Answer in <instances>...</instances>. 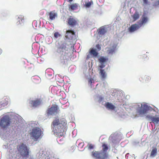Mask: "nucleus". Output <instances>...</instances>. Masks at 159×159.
<instances>
[{"instance_id": "obj_15", "label": "nucleus", "mask_w": 159, "mask_h": 159, "mask_svg": "<svg viewBox=\"0 0 159 159\" xmlns=\"http://www.w3.org/2000/svg\"><path fill=\"white\" fill-rule=\"evenodd\" d=\"M140 26H139V24L138 25L136 24L132 25L129 28V30L130 32H132L138 29Z\"/></svg>"}, {"instance_id": "obj_16", "label": "nucleus", "mask_w": 159, "mask_h": 159, "mask_svg": "<svg viewBox=\"0 0 159 159\" xmlns=\"http://www.w3.org/2000/svg\"><path fill=\"white\" fill-rule=\"evenodd\" d=\"M24 21V17L22 16H19L16 20V24L19 25L23 23Z\"/></svg>"}, {"instance_id": "obj_35", "label": "nucleus", "mask_w": 159, "mask_h": 159, "mask_svg": "<svg viewBox=\"0 0 159 159\" xmlns=\"http://www.w3.org/2000/svg\"><path fill=\"white\" fill-rule=\"evenodd\" d=\"M88 148L90 149H92L93 148V146L92 144H90Z\"/></svg>"}, {"instance_id": "obj_21", "label": "nucleus", "mask_w": 159, "mask_h": 159, "mask_svg": "<svg viewBox=\"0 0 159 159\" xmlns=\"http://www.w3.org/2000/svg\"><path fill=\"white\" fill-rule=\"evenodd\" d=\"M107 32L106 30L104 27H101L98 30V33L100 35L104 34Z\"/></svg>"}, {"instance_id": "obj_33", "label": "nucleus", "mask_w": 159, "mask_h": 159, "mask_svg": "<svg viewBox=\"0 0 159 159\" xmlns=\"http://www.w3.org/2000/svg\"><path fill=\"white\" fill-rule=\"evenodd\" d=\"M153 117V116H152L149 115H147L146 116V118L150 119L151 121L152 120Z\"/></svg>"}, {"instance_id": "obj_32", "label": "nucleus", "mask_w": 159, "mask_h": 159, "mask_svg": "<svg viewBox=\"0 0 159 159\" xmlns=\"http://www.w3.org/2000/svg\"><path fill=\"white\" fill-rule=\"evenodd\" d=\"M144 79L145 80V81L146 82H148L150 80V77L148 76H146L144 77Z\"/></svg>"}, {"instance_id": "obj_10", "label": "nucleus", "mask_w": 159, "mask_h": 159, "mask_svg": "<svg viewBox=\"0 0 159 159\" xmlns=\"http://www.w3.org/2000/svg\"><path fill=\"white\" fill-rule=\"evenodd\" d=\"M92 157L98 159H104L106 157L103 155L101 152L98 151H93L92 152Z\"/></svg>"}, {"instance_id": "obj_3", "label": "nucleus", "mask_w": 159, "mask_h": 159, "mask_svg": "<svg viewBox=\"0 0 159 159\" xmlns=\"http://www.w3.org/2000/svg\"><path fill=\"white\" fill-rule=\"evenodd\" d=\"M17 154L20 156L23 159H27L29 156L30 148L26 144L21 143L17 146Z\"/></svg>"}, {"instance_id": "obj_20", "label": "nucleus", "mask_w": 159, "mask_h": 159, "mask_svg": "<svg viewBox=\"0 0 159 159\" xmlns=\"http://www.w3.org/2000/svg\"><path fill=\"white\" fill-rule=\"evenodd\" d=\"M89 53L91 55H93V57H96L98 54V53L97 52L96 49L93 48H91L89 51Z\"/></svg>"}, {"instance_id": "obj_40", "label": "nucleus", "mask_w": 159, "mask_h": 159, "mask_svg": "<svg viewBox=\"0 0 159 159\" xmlns=\"http://www.w3.org/2000/svg\"><path fill=\"white\" fill-rule=\"evenodd\" d=\"M158 3L159 4V0L158 1Z\"/></svg>"}, {"instance_id": "obj_12", "label": "nucleus", "mask_w": 159, "mask_h": 159, "mask_svg": "<svg viewBox=\"0 0 159 159\" xmlns=\"http://www.w3.org/2000/svg\"><path fill=\"white\" fill-rule=\"evenodd\" d=\"M48 15L49 16V20H53L55 19L57 17V13L54 11H52L48 12Z\"/></svg>"}, {"instance_id": "obj_18", "label": "nucleus", "mask_w": 159, "mask_h": 159, "mask_svg": "<svg viewBox=\"0 0 159 159\" xmlns=\"http://www.w3.org/2000/svg\"><path fill=\"white\" fill-rule=\"evenodd\" d=\"M78 4L73 3L69 5V8L70 10L74 11L78 9Z\"/></svg>"}, {"instance_id": "obj_9", "label": "nucleus", "mask_w": 159, "mask_h": 159, "mask_svg": "<svg viewBox=\"0 0 159 159\" xmlns=\"http://www.w3.org/2000/svg\"><path fill=\"white\" fill-rule=\"evenodd\" d=\"M42 100L40 98H37L34 100H32L30 103L31 107H36L42 104Z\"/></svg>"}, {"instance_id": "obj_26", "label": "nucleus", "mask_w": 159, "mask_h": 159, "mask_svg": "<svg viewBox=\"0 0 159 159\" xmlns=\"http://www.w3.org/2000/svg\"><path fill=\"white\" fill-rule=\"evenodd\" d=\"M152 121L154 124H157L159 122V117H155L153 116Z\"/></svg>"}, {"instance_id": "obj_2", "label": "nucleus", "mask_w": 159, "mask_h": 159, "mask_svg": "<svg viewBox=\"0 0 159 159\" xmlns=\"http://www.w3.org/2000/svg\"><path fill=\"white\" fill-rule=\"evenodd\" d=\"M68 45L65 42H61L57 47V52L60 54V59L62 62L65 63L68 59V54L66 52L68 51Z\"/></svg>"}, {"instance_id": "obj_34", "label": "nucleus", "mask_w": 159, "mask_h": 159, "mask_svg": "<svg viewBox=\"0 0 159 159\" xmlns=\"http://www.w3.org/2000/svg\"><path fill=\"white\" fill-rule=\"evenodd\" d=\"M101 63V64H100V65L99 66V67L101 69L103 68L105 66V65L103 63Z\"/></svg>"}, {"instance_id": "obj_27", "label": "nucleus", "mask_w": 159, "mask_h": 159, "mask_svg": "<svg viewBox=\"0 0 159 159\" xmlns=\"http://www.w3.org/2000/svg\"><path fill=\"white\" fill-rule=\"evenodd\" d=\"M116 47V45H114L112 46V48L111 49L109 50L108 51L110 53H112L113 52H114V51L115 50Z\"/></svg>"}, {"instance_id": "obj_30", "label": "nucleus", "mask_w": 159, "mask_h": 159, "mask_svg": "<svg viewBox=\"0 0 159 159\" xmlns=\"http://www.w3.org/2000/svg\"><path fill=\"white\" fill-rule=\"evenodd\" d=\"M96 47L98 51H99L101 49V46L99 44H97L96 45Z\"/></svg>"}, {"instance_id": "obj_23", "label": "nucleus", "mask_w": 159, "mask_h": 159, "mask_svg": "<svg viewBox=\"0 0 159 159\" xmlns=\"http://www.w3.org/2000/svg\"><path fill=\"white\" fill-rule=\"evenodd\" d=\"M99 74L101 76L102 79H105L106 77V72L104 70L101 69L100 70Z\"/></svg>"}, {"instance_id": "obj_39", "label": "nucleus", "mask_w": 159, "mask_h": 159, "mask_svg": "<svg viewBox=\"0 0 159 159\" xmlns=\"http://www.w3.org/2000/svg\"><path fill=\"white\" fill-rule=\"evenodd\" d=\"M75 148V146H72L71 147V148L72 149H73L74 148Z\"/></svg>"}, {"instance_id": "obj_25", "label": "nucleus", "mask_w": 159, "mask_h": 159, "mask_svg": "<svg viewBox=\"0 0 159 159\" xmlns=\"http://www.w3.org/2000/svg\"><path fill=\"white\" fill-rule=\"evenodd\" d=\"M35 78L36 77L35 76L33 77L31 79L33 83L35 84H37L39 83V79H37Z\"/></svg>"}, {"instance_id": "obj_11", "label": "nucleus", "mask_w": 159, "mask_h": 159, "mask_svg": "<svg viewBox=\"0 0 159 159\" xmlns=\"http://www.w3.org/2000/svg\"><path fill=\"white\" fill-rule=\"evenodd\" d=\"M102 149L101 151V153L103 155L107 158L108 157L107 151L108 150V148L107 144L105 143H103L102 145Z\"/></svg>"}, {"instance_id": "obj_36", "label": "nucleus", "mask_w": 159, "mask_h": 159, "mask_svg": "<svg viewBox=\"0 0 159 159\" xmlns=\"http://www.w3.org/2000/svg\"><path fill=\"white\" fill-rule=\"evenodd\" d=\"M92 80L93 79L91 78H90L88 80L89 83L91 84L92 83Z\"/></svg>"}, {"instance_id": "obj_8", "label": "nucleus", "mask_w": 159, "mask_h": 159, "mask_svg": "<svg viewBox=\"0 0 159 159\" xmlns=\"http://www.w3.org/2000/svg\"><path fill=\"white\" fill-rule=\"evenodd\" d=\"M65 37L69 39H74L75 38V33L74 30H67L65 34Z\"/></svg>"}, {"instance_id": "obj_24", "label": "nucleus", "mask_w": 159, "mask_h": 159, "mask_svg": "<svg viewBox=\"0 0 159 159\" xmlns=\"http://www.w3.org/2000/svg\"><path fill=\"white\" fill-rule=\"evenodd\" d=\"M139 15L138 12H136L133 16L132 17L133 18V21H135L139 18Z\"/></svg>"}, {"instance_id": "obj_4", "label": "nucleus", "mask_w": 159, "mask_h": 159, "mask_svg": "<svg viewBox=\"0 0 159 159\" xmlns=\"http://www.w3.org/2000/svg\"><path fill=\"white\" fill-rule=\"evenodd\" d=\"M11 123V119L8 116H3L0 119V127L3 129H6Z\"/></svg>"}, {"instance_id": "obj_14", "label": "nucleus", "mask_w": 159, "mask_h": 159, "mask_svg": "<svg viewBox=\"0 0 159 159\" xmlns=\"http://www.w3.org/2000/svg\"><path fill=\"white\" fill-rule=\"evenodd\" d=\"M68 25L71 27H73L76 25L77 23L76 20L74 18H70L67 19Z\"/></svg>"}, {"instance_id": "obj_28", "label": "nucleus", "mask_w": 159, "mask_h": 159, "mask_svg": "<svg viewBox=\"0 0 159 159\" xmlns=\"http://www.w3.org/2000/svg\"><path fill=\"white\" fill-rule=\"evenodd\" d=\"M106 59L103 57H102L99 59V60L100 63H103L104 62L106 61Z\"/></svg>"}, {"instance_id": "obj_13", "label": "nucleus", "mask_w": 159, "mask_h": 159, "mask_svg": "<svg viewBox=\"0 0 159 159\" xmlns=\"http://www.w3.org/2000/svg\"><path fill=\"white\" fill-rule=\"evenodd\" d=\"M148 20V17L145 15H143L139 23V26L141 27L143 25L145 24L147 22Z\"/></svg>"}, {"instance_id": "obj_19", "label": "nucleus", "mask_w": 159, "mask_h": 159, "mask_svg": "<svg viewBox=\"0 0 159 159\" xmlns=\"http://www.w3.org/2000/svg\"><path fill=\"white\" fill-rule=\"evenodd\" d=\"M105 106L107 108L111 110H113L115 108L114 105H113L112 103H110L109 102H107L106 103Z\"/></svg>"}, {"instance_id": "obj_6", "label": "nucleus", "mask_w": 159, "mask_h": 159, "mask_svg": "<svg viewBox=\"0 0 159 159\" xmlns=\"http://www.w3.org/2000/svg\"><path fill=\"white\" fill-rule=\"evenodd\" d=\"M149 110V107L146 104H141L137 108V111L139 115L146 114Z\"/></svg>"}, {"instance_id": "obj_22", "label": "nucleus", "mask_w": 159, "mask_h": 159, "mask_svg": "<svg viewBox=\"0 0 159 159\" xmlns=\"http://www.w3.org/2000/svg\"><path fill=\"white\" fill-rule=\"evenodd\" d=\"M157 153V148H153L152 150L150 153V157H155Z\"/></svg>"}, {"instance_id": "obj_7", "label": "nucleus", "mask_w": 159, "mask_h": 159, "mask_svg": "<svg viewBox=\"0 0 159 159\" xmlns=\"http://www.w3.org/2000/svg\"><path fill=\"white\" fill-rule=\"evenodd\" d=\"M58 110L57 106H52L50 108H48L46 113L48 116L56 115L58 113Z\"/></svg>"}, {"instance_id": "obj_31", "label": "nucleus", "mask_w": 159, "mask_h": 159, "mask_svg": "<svg viewBox=\"0 0 159 159\" xmlns=\"http://www.w3.org/2000/svg\"><path fill=\"white\" fill-rule=\"evenodd\" d=\"M54 37L56 38H57L58 37L60 36V34L57 32H55L54 34Z\"/></svg>"}, {"instance_id": "obj_37", "label": "nucleus", "mask_w": 159, "mask_h": 159, "mask_svg": "<svg viewBox=\"0 0 159 159\" xmlns=\"http://www.w3.org/2000/svg\"><path fill=\"white\" fill-rule=\"evenodd\" d=\"M143 2L144 3L147 4L148 2V0H143Z\"/></svg>"}, {"instance_id": "obj_17", "label": "nucleus", "mask_w": 159, "mask_h": 159, "mask_svg": "<svg viewBox=\"0 0 159 159\" xmlns=\"http://www.w3.org/2000/svg\"><path fill=\"white\" fill-rule=\"evenodd\" d=\"M8 99L7 98H5L0 102V107L2 108L7 105L8 103Z\"/></svg>"}, {"instance_id": "obj_38", "label": "nucleus", "mask_w": 159, "mask_h": 159, "mask_svg": "<svg viewBox=\"0 0 159 159\" xmlns=\"http://www.w3.org/2000/svg\"><path fill=\"white\" fill-rule=\"evenodd\" d=\"M82 146V147L84 146V144L83 143H80L79 144V146Z\"/></svg>"}, {"instance_id": "obj_29", "label": "nucleus", "mask_w": 159, "mask_h": 159, "mask_svg": "<svg viewBox=\"0 0 159 159\" xmlns=\"http://www.w3.org/2000/svg\"><path fill=\"white\" fill-rule=\"evenodd\" d=\"M92 2H86L85 3L84 6L86 7H89L92 5Z\"/></svg>"}, {"instance_id": "obj_5", "label": "nucleus", "mask_w": 159, "mask_h": 159, "mask_svg": "<svg viewBox=\"0 0 159 159\" xmlns=\"http://www.w3.org/2000/svg\"><path fill=\"white\" fill-rule=\"evenodd\" d=\"M43 134L41 129L39 127H35L33 128L30 134L34 141H36L41 137Z\"/></svg>"}, {"instance_id": "obj_1", "label": "nucleus", "mask_w": 159, "mask_h": 159, "mask_svg": "<svg viewBox=\"0 0 159 159\" xmlns=\"http://www.w3.org/2000/svg\"><path fill=\"white\" fill-rule=\"evenodd\" d=\"M66 125L65 119L56 117L52 122L51 127L54 134L58 137H60L63 135Z\"/></svg>"}]
</instances>
